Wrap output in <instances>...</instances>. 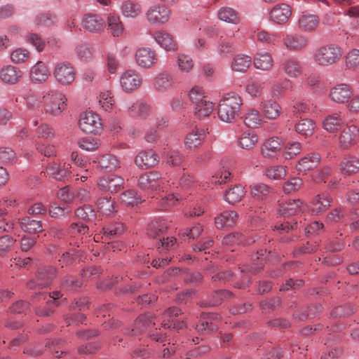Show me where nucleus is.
I'll list each match as a JSON object with an SVG mask.
<instances>
[{
    "label": "nucleus",
    "instance_id": "obj_61",
    "mask_svg": "<svg viewBox=\"0 0 359 359\" xmlns=\"http://www.w3.org/2000/svg\"><path fill=\"white\" fill-rule=\"evenodd\" d=\"M97 206L99 211L103 215H109L116 211L114 202L111 200V198L103 197L99 198Z\"/></svg>",
    "mask_w": 359,
    "mask_h": 359
},
{
    "label": "nucleus",
    "instance_id": "obj_22",
    "mask_svg": "<svg viewBox=\"0 0 359 359\" xmlns=\"http://www.w3.org/2000/svg\"><path fill=\"white\" fill-rule=\"evenodd\" d=\"M175 84V80L168 72H162L154 78L153 86L158 93H165L170 90Z\"/></svg>",
    "mask_w": 359,
    "mask_h": 359
},
{
    "label": "nucleus",
    "instance_id": "obj_35",
    "mask_svg": "<svg viewBox=\"0 0 359 359\" xmlns=\"http://www.w3.org/2000/svg\"><path fill=\"white\" fill-rule=\"evenodd\" d=\"M332 198L327 193L318 194L311 202V211L315 214H320L325 211L331 204Z\"/></svg>",
    "mask_w": 359,
    "mask_h": 359
},
{
    "label": "nucleus",
    "instance_id": "obj_10",
    "mask_svg": "<svg viewBox=\"0 0 359 359\" xmlns=\"http://www.w3.org/2000/svg\"><path fill=\"white\" fill-rule=\"evenodd\" d=\"M170 10L164 5H155L147 12L148 21L154 25H161L168 22L170 18Z\"/></svg>",
    "mask_w": 359,
    "mask_h": 359
},
{
    "label": "nucleus",
    "instance_id": "obj_47",
    "mask_svg": "<svg viewBox=\"0 0 359 359\" xmlns=\"http://www.w3.org/2000/svg\"><path fill=\"white\" fill-rule=\"evenodd\" d=\"M21 229L28 233H37L43 231V226L41 221L32 219L26 217L20 222Z\"/></svg>",
    "mask_w": 359,
    "mask_h": 359
},
{
    "label": "nucleus",
    "instance_id": "obj_29",
    "mask_svg": "<svg viewBox=\"0 0 359 359\" xmlns=\"http://www.w3.org/2000/svg\"><path fill=\"white\" fill-rule=\"evenodd\" d=\"M154 317L151 313H146L140 316L135 323L134 327L129 330H126L127 334H136L142 332L147 327L155 325Z\"/></svg>",
    "mask_w": 359,
    "mask_h": 359
},
{
    "label": "nucleus",
    "instance_id": "obj_25",
    "mask_svg": "<svg viewBox=\"0 0 359 359\" xmlns=\"http://www.w3.org/2000/svg\"><path fill=\"white\" fill-rule=\"evenodd\" d=\"M50 76V72L46 65L42 61H38L29 72V78L34 83H42L46 81Z\"/></svg>",
    "mask_w": 359,
    "mask_h": 359
},
{
    "label": "nucleus",
    "instance_id": "obj_2",
    "mask_svg": "<svg viewBox=\"0 0 359 359\" xmlns=\"http://www.w3.org/2000/svg\"><path fill=\"white\" fill-rule=\"evenodd\" d=\"M168 225L164 219H158L149 222L147 227V234L149 237L156 239L158 248L162 250L172 247L176 243V238L171 237L165 238Z\"/></svg>",
    "mask_w": 359,
    "mask_h": 359
},
{
    "label": "nucleus",
    "instance_id": "obj_45",
    "mask_svg": "<svg viewBox=\"0 0 359 359\" xmlns=\"http://www.w3.org/2000/svg\"><path fill=\"white\" fill-rule=\"evenodd\" d=\"M26 107L29 111H39L42 103L43 97L37 93L29 90L25 95Z\"/></svg>",
    "mask_w": 359,
    "mask_h": 359
},
{
    "label": "nucleus",
    "instance_id": "obj_53",
    "mask_svg": "<svg viewBox=\"0 0 359 359\" xmlns=\"http://www.w3.org/2000/svg\"><path fill=\"white\" fill-rule=\"evenodd\" d=\"M265 83L259 80H250L245 86V92L252 97H259L264 90Z\"/></svg>",
    "mask_w": 359,
    "mask_h": 359
},
{
    "label": "nucleus",
    "instance_id": "obj_39",
    "mask_svg": "<svg viewBox=\"0 0 359 359\" xmlns=\"http://www.w3.org/2000/svg\"><path fill=\"white\" fill-rule=\"evenodd\" d=\"M292 88V82L283 78L275 81L271 87V95L272 97L279 98L283 96L285 93Z\"/></svg>",
    "mask_w": 359,
    "mask_h": 359
},
{
    "label": "nucleus",
    "instance_id": "obj_43",
    "mask_svg": "<svg viewBox=\"0 0 359 359\" xmlns=\"http://www.w3.org/2000/svg\"><path fill=\"white\" fill-rule=\"evenodd\" d=\"M273 65V60L268 53H258L254 57V66L262 71H269Z\"/></svg>",
    "mask_w": 359,
    "mask_h": 359
},
{
    "label": "nucleus",
    "instance_id": "obj_31",
    "mask_svg": "<svg viewBox=\"0 0 359 359\" xmlns=\"http://www.w3.org/2000/svg\"><path fill=\"white\" fill-rule=\"evenodd\" d=\"M107 29L114 37L121 36L124 31V26L119 15L110 13L107 18Z\"/></svg>",
    "mask_w": 359,
    "mask_h": 359
},
{
    "label": "nucleus",
    "instance_id": "obj_40",
    "mask_svg": "<svg viewBox=\"0 0 359 359\" xmlns=\"http://www.w3.org/2000/svg\"><path fill=\"white\" fill-rule=\"evenodd\" d=\"M320 160L318 154H312L302 158L297 163L296 168L299 172L305 173L307 170L316 168Z\"/></svg>",
    "mask_w": 359,
    "mask_h": 359
},
{
    "label": "nucleus",
    "instance_id": "obj_44",
    "mask_svg": "<svg viewBox=\"0 0 359 359\" xmlns=\"http://www.w3.org/2000/svg\"><path fill=\"white\" fill-rule=\"evenodd\" d=\"M252 64L250 56L244 54L236 55L231 62V69L235 72H245Z\"/></svg>",
    "mask_w": 359,
    "mask_h": 359
},
{
    "label": "nucleus",
    "instance_id": "obj_9",
    "mask_svg": "<svg viewBox=\"0 0 359 359\" xmlns=\"http://www.w3.org/2000/svg\"><path fill=\"white\" fill-rule=\"evenodd\" d=\"M135 58L137 65L144 69L151 68L158 62L156 52L149 47H142L137 49Z\"/></svg>",
    "mask_w": 359,
    "mask_h": 359
},
{
    "label": "nucleus",
    "instance_id": "obj_41",
    "mask_svg": "<svg viewBox=\"0 0 359 359\" xmlns=\"http://www.w3.org/2000/svg\"><path fill=\"white\" fill-rule=\"evenodd\" d=\"M204 138L203 130H193L188 133L184 138V146L187 149L194 150L198 148Z\"/></svg>",
    "mask_w": 359,
    "mask_h": 359
},
{
    "label": "nucleus",
    "instance_id": "obj_42",
    "mask_svg": "<svg viewBox=\"0 0 359 359\" xmlns=\"http://www.w3.org/2000/svg\"><path fill=\"white\" fill-rule=\"evenodd\" d=\"M56 276L55 269L53 266H44L41 268L37 273V285L46 287L50 285L51 280Z\"/></svg>",
    "mask_w": 359,
    "mask_h": 359
},
{
    "label": "nucleus",
    "instance_id": "obj_26",
    "mask_svg": "<svg viewBox=\"0 0 359 359\" xmlns=\"http://www.w3.org/2000/svg\"><path fill=\"white\" fill-rule=\"evenodd\" d=\"M93 162L98 163L100 168L106 172H111L121 167L120 161L111 154L100 155L97 160H94Z\"/></svg>",
    "mask_w": 359,
    "mask_h": 359
},
{
    "label": "nucleus",
    "instance_id": "obj_37",
    "mask_svg": "<svg viewBox=\"0 0 359 359\" xmlns=\"http://www.w3.org/2000/svg\"><path fill=\"white\" fill-rule=\"evenodd\" d=\"M251 197L258 201H264L272 192L271 187L264 183H254L250 187Z\"/></svg>",
    "mask_w": 359,
    "mask_h": 359
},
{
    "label": "nucleus",
    "instance_id": "obj_24",
    "mask_svg": "<svg viewBox=\"0 0 359 359\" xmlns=\"http://www.w3.org/2000/svg\"><path fill=\"white\" fill-rule=\"evenodd\" d=\"M319 17L315 14L303 13L298 20V27L304 32L311 33L319 26Z\"/></svg>",
    "mask_w": 359,
    "mask_h": 359
},
{
    "label": "nucleus",
    "instance_id": "obj_64",
    "mask_svg": "<svg viewBox=\"0 0 359 359\" xmlns=\"http://www.w3.org/2000/svg\"><path fill=\"white\" fill-rule=\"evenodd\" d=\"M17 156L15 152L10 147H0V163L10 165L15 163Z\"/></svg>",
    "mask_w": 359,
    "mask_h": 359
},
{
    "label": "nucleus",
    "instance_id": "obj_8",
    "mask_svg": "<svg viewBox=\"0 0 359 359\" xmlns=\"http://www.w3.org/2000/svg\"><path fill=\"white\" fill-rule=\"evenodd\" d=\"M62 297L60 292L55 291L52 294L40 292L37 294L36 299L41 302V306L37 313L40 316H50L54 308L58 306V299Z\"/></svg>",
    "mask_w": 359,
    "mask_h": 359
},
{
    "label": "nucleus",
    "instance_id": "obj_16",
    "mask_svg": "<svg viewBox=\"0 0 359 359\" xmlns=\"http://www.w3.org/2000/svg\"><path fill=\"white\" fill-rule=\"evenodd\" d=\"M181 310L177 307L169 308L163 313L161 325L165 328L182 329L185 326L184 321L177 320Z\"/></svg>",
    "mask_w": 359,
    "mask_h": 359
},
{
    "label": "nucleus",
    "instance_id": "obj_56",
    "mask_svg": "<svg viewBox=\"0 0 359 359\" xmlns=\"http://www.w3.org/2000/svg\"><path fill=\"white\" fill-rule=\"evenodd\" d=\"M218 17L221 20L229 23L238 24L239 22L238 13L229 7L222 8L218 11Z\"/></svg>",
    "mask_w": 359,
    "mask_h": 359
},
{
    "label": "nucleus",
    "instance_id": "obj_12",
    "mask_svg": "<svg viewBox=\"0 0 359 359\" xmlns=\"http://www.w3.org/2000/svg\"><path fill=\"white\" fill-rule=\"evenodd\" d=\"M353 95V90L351 86L346 83H338L330 90V98L338 104L347 102Z\"/></svg>",
    "mask_w": 359,
    "mask_h": 359
},
{
    "label": "nucleus",
    "instance_id": "obj_50",
    "mask_svg": "<svg viewBox=\"0 0 359 359\" xmlns=\"http://www.w3.org/2000/svg\"><path fill=\"white\" fill-rule=\"evenodd\" d=\"M316 128L315 122L309 118L300 120L295 126L296 131L303 136H311L313 135Z\"/></svg>",
    "mask_w": 359,
    "mask_h": 359
},
{
    "label": "nucleus",
    "instance_id": "obj_18",
    "mask_svg": "<svg viewBox=\"0 0 359 359\" xmlns=\"http://www.w3.org/2000/svg\"><path fill=\"white\" fill-rule=\"evenodd\" d=\"M292 15V10L286 4L276 5L270 11V20L278 25L286 23Z\"/></svg>",
    "mask_w": 359,
    "mask_h": 359
},
{
    "label": "nucleus",
    "instance_id": "obj_23",
    "mask_svg": "<svg viewBox=\"0 0 359 359\" xmlns=\"http://www.w3.org/2000/svg\"><path fill=\"white\" fill-rule=\"evenodd\" d=\"M22 76V71L13 65H7L0 69V79L7 84L13 85L18 83Z\"/></svg>",
    "mask_w": 359,
    "mask_h": 359
},
{
    "label": "nucleus",
    "instance_id": "obj_46",
    "mask_svg": "<svg viewBox=\"0 0 359 359\" xmlns=\"http://www.w3.org/2000/svg\"><path fill=\"white\" fill-rule=\"evenodd\" d=\"M245 195V188L241 185L230 188L224 196L225 201L229 204L234 205L240 202Z\"/></svg>",
    "mask_w": 359,
    "mask_h": 359
},
{
    "label": "nucleus",
    "instance_id": "obj_58",
    "mask_svg": "<svg viewBox=\"0 0 359 359\" xmlns=\"http://www.w3.org/2000/svg\"><path fill=\"white\" fill-rule=\"evenodd\" d=\"M99 103L103 110L110 111L115 104V99L111 91L104 90L100 94Z\"/></svg>",
    "mask_w": 359,
    "mask_h": 359
},
{
    "label": "nucleus",
    "instance_id": "obj_30",
    "mask_svg": "<svg viewBox=\"0 0 359 359\" xmlns=\"http://www.w3.org/2000/svg\"><path fill=\"white\" fill-rule=\"evenodd\" d=\"M238 217L236 211L225 210L215 218V226L217 229L232 226L236 223Z\"/></svg>",
    "mask_w": 359,
    "mask_h": 359
},
{
    "label": "nucleus",
    "instance_id": "obj_20",
    "mask_svg": "<svg viewBox=\"0 0 359 359\" xmlns=\"http://www.w3.org/2000/svg\"><path fill=\"white\" fill-rule=\"evenodd\" d=\"M155 41L166 51L177 50V43L173 36L165 31H157L153 34Z\"/></svg>",
    "mask_w": 359,
    "mask_h": 359
},
{
    "label": "nucleus",
    "instance_id": "obj_55",
    "mask_svg": "<svg viewBox=\"0 0 359 359\" xmlns=\"http://www.w3.org/2000/svg\"><path fill=\"white\" fill-rule=\"evenodd\" d=\"M255 241V240L250 241V239H245L243 235L240 233H232L224 237L222 243L224 245L233 246L241 243L249 245Z\"/></svg>",
    "mask_w": 359,
    "mask_h": 359
},
{
    "label": "nucleus",
    "instance_id": "obj_14",
    "mask_svg": "<svg viewBox=\"0 0 359 359\" xmlns=\"http://www.w3.org/2000/svg\"><path fill=\"white\" fill-rule=\"evenodd\" d=\"M283 44L290 51H300L309 45V39L301 34H289L283 38Z\"/></svg>",
    "mask_w": 359,
    "mask_h": 359
},
{
    "label": "nucleus",
    "instance_id": "obj_15",
    "mask_svg": "<svg viewBox=\"0 0 359 359\" xmlns=\"http://www.w3.org/2000/svg\"><path fill=\"white\" fill-rule=\"evenodd\" d=\"M284 142L278 137L266 140L261 147V154L264 158H277L283 147Z\"/></svg>",
    "mask_w": 359,
    "mask_h": 359
},
{
    "label": "nucleus",
    "instance_id": "obj_57",
    "mask_svg": "<svg viewBox=\"0 0 359 359\" xmlns=\"http://www.w3.org/2000/svg\"><path fill=\"white\" fill-rule=\"evenodd\" d=\"M189 100L194 106L203 102V100H209L210 99L205 95L204 89L198 86H194L189 93Z\"/></svg>",
    "mask_w": 359,
    "mask_h": 359
},
{
    "label": "nucleus",
    "instance_id": "obj_38",
    "mask_svg": "<svg viewBox=\"0 0 359 359\" xmlns=\"http://www.w3.org/2000/svg\"><path fill=\"white\" fill-rule=\"evenodd\" d=\"M343 124L344 120L341 113H333L325 118L323 127L329 133H336Z\"/></svg>",
    "mask_w": 359,
    "mask_h": 359
},
{
    "label": "nucleus",
    "instance_id": "obj_21",
    "mask_svg": "<svg viewBox=\"0 0 359 359\" xmlns=\"http://www.w3.org/2000/svg\"><path fill=\"white\" fill-rule=\"evenodd\" d=\"M158 161V156L152 150L141 151L135 158V165L142 169H147L153 167L156 165Z\"/></svg>",
    "mask_w": 359,
    "mask_h": 359
},
{
    "label": "nucleus",
    "instance_id": "obj_54",
    "mask_svg": "<svg viewBox=\"0 0 359 359\" xmlns=\"http://www.w3.org/2000/svg\"><path fill=\"white\" fill-rule=\"evenodd\" d=\"M33 125L36 126L34 133L39 138L51 140L54 137V130L49 125L44 123L39 124L38 121H34Z\"/></svg>",
    "mask_w": 359,
    "mask_h": 359
},
{
    "label": "nucleus",
    "instance_id": "obj_1",
    "mask_svg": "<svg viewBox=\"0 0 359 359\" xmlns=\"http://www.w3.org/2000/svg\"><path fill=\"white\" fill-rule=\"evenodd\" d=\"M242 104V99L238 94L234 92L226 94L217 106L219 118L224 123L234 122L239 115Z\"/></svg>",
    "mask_w": 359,
    "mask_h": 359
},
{
    "label": "nucleus",
    "instance_id": "obj_11",
    "mask_svg": "<svg viewBox=\"0 0 359 359\" xmlns=\"http://www.w3.org/2000/svg\"><path fill=\"white\" fill-rule=\"evenodd\" d=\"M359 128L354 124H347L339 137V147L344 149L350 148L357 143Z\"/></svg>",
    "mask_w": 359,
    "mask_h": 359
},
{
    "label": "nucleus",
    "instance_id": "obj_34",
    "mask_svg": "<svg viewBox=\"0 0 359 359\" xmlns=\"http://www.w3.org/2000/svg\"><path fill=\"white\" fill-rule=\"evenodd\" d=\"M219 316L216 313H207L203 316L200 323L195 327L196 331L202 333L205 331H213L217 329V325L214 321L219 320Z\"/></svg>",
    "mask_w": 359,
    "mask_h": 359
},
{
    "label": "nucleus",
    "instance_id": "obj_6",
    "mask_svg": "<svg viewBox=\"0 0 359 359\" xmlns=\"http://www.w3.org/2000/svg\"><path fill=\"white\" fill-rule=\"evenodd\" d=\"M79 126L83 133L88 134L97 135L102 130V123L100 116L91 111L81 114Z\"/></svg>",
    "mask_w": 359,
    "mask_h": 359
},
{
    "label": "nucleus",
    "instance_id": "obj_17",
    "mask_svg": "<svg viewBox=\"0 0 359 359\" xmlns=\"http://www.w3.org/2000/svg\"><path fill=\"white\" fill-rule=\"evenodd\" d=\"M306 205L299 199L290 200L279 205L278 214L286 217L302 212Z\"/></svg>",
    "mask_w": 359,
    "mask_h": 359
},
{
    "label": "nucleus",
    "instance_id": "obj_28",
    "mask_svg": "<svg viewBox=\"0 0 359 359\" xmlns=\"http://www.w3.org/2000/svg\"><path fill=\"white\" fill-rule=\"evenodd\" d=\"M341 172L346 175H351L359 171V158L353 156H344L339 163Z\"/></svg>",
    "mask_w": 359,
    "mask_h": 359
},
{
    "label": "nucleus",
    "instance_id": "obj_59",
    "mask_svg": "<svg viewBox=\"0 0 359 359\" xmlns=\"http://www.w3.org/2000/svg\"><path fill=\"white\" fill-rule=\"evenodd\" d=\"M258 141L257 136L251 132H244L238 140V145L244 149H251Z\"/></svg>",
    "mask_w": 359,
    "mask_h": 359
},
{
    "label": "nucleus",
    "instance_id": "obj_36",
    "mask_svg": "<svg viewBox=\"0 0 359 359\" xmlns=\"http://www.w3.org/2000/svg\"><path fill=\"white\" fill-rule=\"evenodd\" d=\"M82 25L85 29L89 32H98L103 29L104 22L100 16L88 14L83 17Z\"/></svg>",
    "mask_w": 359,
    "mask_h": 359
},
{
    "label": "nucleus",
    "instance_id": "obj_48",
    "mask_svg": "<svg viewBox=\"0 0 359 359\" xmlns=\"http://www.w3.org/2000/svg\"><path fill=\"white\" fill-rule=\"evenodd\" d=\"M244 123L248 128H258L262 123V115L258 110L249 109L244 115Z\"/></svg>",
    "mask_w": 359,
    "mask_h": 359
},
{
    "label": "nucleus",
    "instance_id": "obj_19",
    "mask_svg": "<svg viewBox=\"0 0 359 359\" xmlns=\"http://www.w3.org/2000/svg\"><path fill=\"white\" fill-rule=\"evenodd\" d=\"M283 73L290 78L295 79L303 73V67L301 62L294 57L285 59L280 65Z\"/></svg>",
    "mask_w": 359,
    "mask_h": 359
},
{
    "label": "nucleus",
    "instance_id": "obj_62",
    "mask_svg": "<svg viewBox=\"0 0 359 359\" xmlns=\"http://www.w3.org/2000/svg\"><path fill=\"white\" fill-rule=\"evenodd\" d=\"M267 177L272 180H279L283 179L287 175V167L283 165H275L267 168L265 170Z\"/></svg>",
    "mask_w": 359,
    "mask_h": 359
},
{
    "label": "nucleus",
    "instance_id": "obj_27",
    "mask_svg": "<svg viewBox=\"0 0 359 359\" xmlns=\"http://www.w3.org/2000/svg\"><path fill=\"white\" fill-rule=\"evenodd\" d=\"M125 107L130 116L147 117L150 111L148 104L139 101L129 100L126 102Z\"/></svg>",
    "mask_w": 359,
    "mask_h": 359
},
{
    "label": "nucleus",
    "instance_id": "obj_13",
    "mask_svg": "<svg viewBox=\"0 0 359 359\" xmlns=\"http://www.w3.org/2000/svg\"><path fill=\"white\" fill-rule=\"evenodd\" d=\"M141 76L135 70H127L120 78V85L127 93L137 89L142 83Z\"/></svg>",
    "mask_w": 359,
    "mask_h": 359
},
{
    "label": "nucleus",
    "instance_id": "obj_49",
    "mask_svg": "<svg viewBox=\"0 0 359 359\" xmlns=\"http://www.w3.org/2000/svg\"><path fill=\"white\" fill-rule=\"evenodd\" d=\"M118 199L120 203L126 207H133L143 201L135 191L132 189L123 192Z\"/></svg>",
    "mask_w": 359,
    "mask_h": 359
},
{
    "label": "nucleus",
    "instance_id": "obj_3",
    "mask_svg": "<svg viewBox=\"0 0 359 359\" xmlns=\"http://www.w3.org/2000/svg\"><path fill=\"white\" fill-rule=\"evenodd\" d=\"M342 54V49L339 46L328 44L316 49L313 60L317 65L330 67L337 63L341 57Z\"/></svg>",
    "mask_w": 359,
    "mask_h": 359
},
{
    "label": "nucleus",
    "instance_id": "obj_33",
    "mask_svg": "<svg viewBox=\"0 0 359 359\" xmlns=\"http://www.w3.org/2000/svg\"><path fill=\"white\" fill-rule=\"evenodd\" d=\"M71 165L65 163L63 167L61 168L55 163H50L46 168L47 175L57 180H62L67 177L70 173Z\"/></svg>",
    "mask_w": 359,
    "mask_h": 359
},
{
    "label": "nucleus",
    "instance_id": "obj_63",
    "mask_svg": "<svg viewBox=\"0 0 359 359\" xmlns=\"http://www.w3.org/2000/svg\"><path fill=\"white\" fill-rule=\"evenodd\" d=\"M303 186V181L299 177H292L283 185V191L285 194H290L299 191Z\"/></svg>",
    "mask_w": 359,
    "mask_h": 359
},
{
    "label": "nucleus",
    "instance_id": "obj_32",
    "mask_svg": "<svg viewBox=\"0 0 359 359\" xmlns=\"http://www.w3.org/2000/svg\"><path fill=\"white\" fill-rule=\"evenodd\" d=\"M260 109L264 116L268 119L277 118L281 112L279 104L273 100H266L260 103Z\"/></svg>",
    "mask_w": 359,
    "mask_h": 359
},
{
    "label": "nucleus",
    "instance_id": "obj_7",
    "mask_svg": "<svg viewBox=\"0 0 359 359\" xmlns=\"http://www.w3.org/2000/svg\"><path fill=\"white\" fill-rule=\"evenodd\" d=\"M53 76L55 81L62 86L71 85L76 79V70L68 62H60L54 67Z\"/></svg>",
    "mask_w": 359,
    "mask_h": 359
},
{
    "label": "nucleus",
    "instance_id": "obj_4",
    "mask_svg": "<svg viewBox=\"0 0 359 359\" xmlns=\"http://www.w3.org/2000/svg\"><path fill=\"white\" fill-rule=\"evenodd\" d=\"M43 100L46 113L52 116L60 114L66 107L65 96L61 92L55 90H50L46 93L43 96Z\"/></svg>",
    "mask_w": 359,
    "mask_h": 359
},
{
    "label": "nucleus",
    "instance_id": "obj_52",
    "mask_svg": "<svg viewBox=\"0 0 359 359\" xmlns=\"http://www.w3.org/2000/svg\"><path fill=\"white\" fill-rule=\"evenodd\" d=\"M121 12L126 18H135L142 13V8L138 3L126 1L122 4Z\"/></svg>",
    "mask_w": 359,
    "mask_h": 359
},
{
    "label": "nucleus",
    "instance_id": "obj_60",
    "mask_svg": "<svg viewBox=\"0 0 359 359\" xmlns=\"http://www.w3.org/2000/svg\"><path fill=\"white\" fill-rule=\"evenodd\" d=\"M177 62L179 69L184 73H189L194 66L191 57L184 53L178 54Z\"/></svg>",
    "mask_w": 359,
    "mask_h": 359
},
{
    "label": "nucleus",
    "instance_id": "obj_51",
    "mask_svg": "<svg viewBox=\"0 0 359 359\" xmlns=\"http://www.w3.org/2000/svg\"><path fill=\"white\" fill-rule=\"evenodd\" d=\"M215 108V104L209 100H203L196 106H194L195 116L201 119L208 117L210 115Z\"/></svg>",
    "mask_w": 359,
    "mask_h": 359
},
{
    "label": "nucleus",
    "instance_id": "obj_5",
    "mask_svg": "<svg viewBox=\"0 0 359 359\" xmlns=\"http://www.w3.org/2000/svg\"><path fill=\"white\" fill-rule=\"evenodd\" d=\"M137 186L140 189L148 193L161 189L163 191L165 189L161 175L154 171L140 175L137 181Z\"/></svg>",
    "mask_w": 359,
    "mask_h": 359
}]
</instances>
